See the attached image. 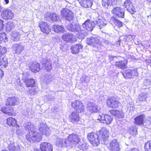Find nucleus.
<instances>
[{
    "label": "nucleus",
    "mask_w": 151,
    "mask_h": 151,
    "mask_svg": "<svg viewBox=\"0 0 151 151\" xmlns=\"http://www.w3.org/2000/svg\"><path fill=\"white\" fill-rule=\"evenodd\" d=\"M66 28L68 31L80 35L83 33L84 30L82 25L78 24L69 23L66 26Z\"/></svg>",
    "instance_id": "obj_1"
},
{
    "label": "nucleus",
    "mask_w": 151,
    "mask_h": 151,
    "mask_svg": "<svg viewBox=\"0 0 151 151\" xmlns=\"http://www.w3.org/2000/svg\"><path fill=\"white\" fill-rule=\"evenodd\" d=\"M42 139L41 133H39L37 132H29L26 135V139L28 142L32 140L34 142H39Z\"/></svg>",
    "instance_id": "obj_2"
},
{
    "label": "nucleus",
    "mask_w": 151,
    "mask_h": 151,
    "mask_svg": "<svg viewBox=\"0 0 151 151\" xmlns=\"http://www.w3.org/2000/svg\"><path fill=\"white\" fill-rule=\"evenodd\" d=\"M61 15L69 21L73 20L74 18V13L70 9L67 8L63 9L60 11Z\"/></svg>",
    "instance_id": "obj_3"
},
{
    "label": "nucleus",
    "mask_w": 151,
    "mask_h": 151,
    "mask_svg": "<svg viewBox=\"0 0 151 151\" xmlns=\"http://www.w3.org/2000/svg\"><path fill=\"white\" fill-rule=\"evenodd\" d=\"M87 138L91 144L93 146H97L99 143V136L95 132H91L88 134Z\"/></svg>",
    "instance_id": "obj_4"
},
{
    "label": "nucleus",
    "mask_w": 151,
    "mask_h": 151,
    "mask_svg": "<svg viewBox=\"0 0 151 151\" xmlns=\"http://www.w3.org/2000/svg\"><path fill=\"white\" fill-rule=\"evenodd\" d=\"M120 104L121 103L114 97L109 98L107 101L106 105L108 107L110 108H117Z\"/></svg>",
    "instance_id": "obj_5"
},
{
    "label": "nucleus",
    "mask_w": 151,
    "mask_h": 151,
    "mask_svg": "<svg viewBox=\"0 0 151 151\" xmlns=\"http://www.w3.org/2000/svg\"><path fill=\"white\" fill-rule=\"evenodd\" d=\"M71 106L77 112L81 113L84 111V107L82 103L78 101H75L72 103Z\"/></svg>",
    "instance_id": "obj_6"
},
{
    "label": "nucleus",
    "mask_w": 151,
    "mask_h": 151,
    "mask_svg": "<svg viewBox=\"0 0 151 151\" xmlns=\"http://www.w3.org/2000/svg\"><path fill=\"white\" fill-rule=\"evenodd\" d=\"M112 13L118 17L123 18L124 15V10L121 7H114L111 11Z\"/></svg>",
    "instance_id": "obj_7"
},
{
    "label": "nucleus",
    "mask_w": 151,
    "mask_h": 151,
    "mask_svg": "<svg viewBox=\"0 0 151 151\" xmlns=\"http://www.w3.org/2000/svg\"><path fill=\"white\" fill-rule=\"evenodd\" d=\"M98 120L103 123L110 124L113 120V118L110 116L107 115H99Z\"/></svg>",
    "instance_id": "obj_8"
},
{
    "label": "nucleus",
    "mask_w": 151,
    "mask_h": 151,
    "mask_svg": "<svg viewBox=\"0 0 151 151\" xmlns=\"http://www.w3.org/2000/svg\"><path fill=\"white\" fill-rule=\"evenodd\" d=\"M95 27V24L94 21H91L89 19L86 20L85 22L82 24V27L83 29H86L88 31H91Z\"/></svg>",
    "instance_id": "obj_9"
},
{
    "label": "nucleus",
    "mask_w": 151,
    "mask_h": 151,
    "mask_svg": "<svg viewBox=\"0 0 151 151\" xmlns=\"http://www.w3.org/2000/svg\"><path fill=\"white\" fill-rule=\"evenodd\" d=\"M39 26L41 31L43 33L48 34L51 31L50 26L45 22H41L39 24Z\"/></svg>",
    "instance_id": "obj_10"
},
{
    "label": "nucleus",
    "mask_w": 151,
    "mask_h": 151,
    "mask_svg": "<svg viewBox=\"0 0 151 151\" xmlns=\"http://www.w3.org/2000/svg\"><path fill=\"white\" fill-rule=\"evenodd\" d=\"M58 140L59 143L62 147L68 146L72 147V145H73L72 141L69 138V136L68 138L66 139H62Z\"/></svg>",
    "instance_id": "obj_11"
},
{
    "label": "nucleus",
    "mask_w": 151,
    "mask_h": 151,
    "mask_svg": "<svg viewBox=\"0 0 151 151\" xmlns=\"http://www.w3.org/2000/svg\"><path fill=\"white\" fill-rule=\"evenodd\" d=\"M40 149L42 151H52L53 150L52 145L48 142H43L40 144Z\"/></svg>",
    "instance_id": "obj_12"
},
{
    "label": "nucleus",
    "mask_w": 151,
    "mask_h": 151,
    "mask_svg": "<svg viewBox=\"0 0 151 151\" xmlns=\"http://www.w3.org/2000/svg\"><path fill=\"white\" fill-rule=\"evenodd\" d=\"M109 149L111 151H119L120 150L119 143L116 139H114L110 142Z\"/></svg>",
    "instance_id": "obj_13"
},
{
    "label": "nucleus",
    "mask_w": 151,
    "mask_h": 151,
    "mask_svg": "<svg viewBox=\"0 0 151 151\" xmlns=\"http://www.w3.org/2000/svg\"><path fill=\"white\" fill-rule=\"evenodd\" d=\"M29 65V69L32 72L36 73L40 70V65L37 62H30Z\"/></svg>",
    "instance_id": "obj_14"
},
{
    "label": "nucleus",
    "mask_w": 151,
    "mask_h": 151,
    "mask_svg": "<svg viewBox=\"0 0 151 151\" xmlns=\"http://www.w3.org/2000/svg\"><path fill=\"white\" fill-rule=\"evenodd\" d=\"M124 6L128 11L131 14H133L134 12H136L135 8L133 6L130 0H126L124 2Z\"/></svg>",
    "instance_id": "obj_15"
},
{
    "label": "nucleus",
    "mask_w": 151,
    "mask_h": 151,
    "mask_svg": "<svg viewBox=\"0 0 151 151\" xmlns=\"http://www.w3.org/2000/svg\"><path fill=\"white\" fill-rule=\"evenodd\" d=\"M12 49L14 54H19L24 50V47L20 43L13 45Z\"/></svg>",
    "instance_id": "obj_16"
},
{
    "label": "nucleus",
    "mask_w": 151,
    "mask_h": 151,
    "mask_svg": "<svg viewBox=\"0 0 151 151\" xmlns=\"http://www.w3.org/2000/svg\"><path fill=\"white\" fill-rule=\"evenodd\" d=\"M71 122L74 124H77L79 121L80 117L79 114L76 112L73 111L69 116Z\"/></svg>",
    "instance_id": "obj_17"
},
{
    "label": "nucleus",
    "mask_w": 151,
    "mask_h": 151,
    "mask_svg": "<svg viewBox=\"0 0 151 151\" xmlns=\"http://www.w3.org/2000/svg\"><path fill=\"white\" fill-rule=\"evenodd\" d=\"M93 21L95 26L96 25L98 26L100 29L103 27L107 24V22L106 20L102 18H100L99 17Z\"/></svg>",
    "instance_id": "obj_18"
},
{
    "label": "nucleus",
    "mask_w": 151,
    "mask_h": 151,
    "mask_svg": "<svg viewBox=\"0 0 151 151\" xmlns=\"http://www.w3.org/2000/svg\"><path fill=\"white\" fill-rule=\"evenodd\" d=\"M86 43L88 44L93 46L95 45L96 44L101 45L102 44L99 39L93 37L87 38L86 39Z\"/></svg>",
    "instance_id": "obj_19"
},
{
    "label": "nucleus",
    "mask_w": 151,
    "mask_h": 151,
    "mask_svg": "<svg viewBox=\"0 0 151 151\" xmlns=\"http://www.w3.org/2000/svg\"><path fill=\"white\" fill-rule=\"evenodd\" d=\"M87 109L91 113H96L99 110V108L95 104L91 102H89L87 105Z\"/></svg>",
    "instance_id": "obj_20"
},
{
    "label": "nucleus",
    "mask_w": 151,
    "mask_h": 151,
    "mask_svg": "<svg viewBox=\"0 0 151 151\" xmlns=\"http://www.w3.org/2000/svg\"><path fill=\"white\" fill-rule=\"evenodd\" d=\"M1 16L4 19H11L13 17L14 14L11 10L6 9L3 10Z\"/></svg>",
    "instance_id": "obj_21"
},
{
    "label": "nucleus",
    "mask_w": 151,
    "mask_h": 151,
    "mask_svg": "<svg viewBox=\"0 0 151 151\" xmlns=\"http://www.w3.org/2000/svg\"><path fill=\"white\" fill-rule=\"evenodd\" d=\"M74 36L72 33H66L63 34L62 37L63 40L66 42H73V39Z\"/></svg>",
    "instance_id": "obj_22"
},
{
    "label": "nucleus",
    "mask_w": 151,
    "mask_h": 151,
    "mask_svg": "<svg viewBox=\"0 0 151 151\" xmlns=\"http://www.w3.org/2000/svg\"><path fill=\"white\" fill-rule=\"evenodd\" d=\"M83 46L79 44H76L71 47L72 53L73 54H76L82 50Z\"/></svg>",
    "instance_id": "obj_23"
},
{
    "label": "nucleus",
    "mask_w": 151,
    "mask_h": 151,
    "mask_svg": "<svg viewBox=\"0 0 151 151\" xmlns=\"http://www.w3.org/2000/svg\"><path fill=\"white\" fill-rule=\"evenodd\" d=\"M18 101V98L17 97H9L6 100V106H14L17 104Z\"/></svg>",
    "instance_id": "obj_24"
},
{
    "label": "nucleus",
    "mask_w": 151,
    "mask_h": 151,
    "mask_svg": "<svg viewBox=\"0 0 151 151\" xmlns=\"http://www.w3.org/2000/svg\"><path fill=\"white\" fill-rule=\"evenodd\" d=\"M100 133L99 136V139H101V140L103 139L104 142V140H106L109 136L108 132L106 128H104L101 129L100 131Z\"/></svg>",
    "instance_id": "obj_25"
},
{
    "label": "nucleus",
    "mask_w": 151,
    "mask_h": 151,
    "mask_svg": "<svg viewBox=\"0 0 151 151\" xmlns=\"http://www.w3.org/2000/svg\"><path fill=\"white\" fill-rule=\"evenodd\" d=\"M127 61L126 60H120L119 61L116 62L115 65L116 67H118L119 68L124 69L127 68Z\"/></svg>",
    "instance_id": "obj_26"
},
{
    "label": "nucleus",
    "mask_w": 151,
    "mask_h": 151,
    "mask_svg": "<svg viewBox=\"0 0 151 151\" xmlns=\"http://www.w3.org/2000/svg\"><path fill=\"white\" fill-rule=\"evenodd\" d=\"M81 6L84 7L89 8L93 4L91 0H78Z\"/></svg>",
    "instance_id": "obj_27"
},
{
    "label": "nucleus",
    "mask_w": 151,
    "mask_h": 151,
    "mask_svg": "<svg viewBox=\"0 0 151 151\" xmlns=\"http://www.w3.org/2000/svg\"><path fill=\"white\" fill-rule=\"evenodd\" d=\"M41 63L43 67L47 70H50L52 68V64L50 61L43 60L41 62Z\"/></svg>",
    "instance_id": "obj_28"
},
{
    "label": "nucleus",
    "mask_w": 151,
    "mask_h": 151,
    "mask_svg": "<svg viewBox=\"0 0 151 151\" xmlns=\"http://www.w3.org/2000/svg\"><path fill=\"white\" fill-rule=\"evenodd\" d=\"M8 148L9 151H20V147L19 145L13 142L8 145Z\"/></svg>",
    "instance_id": "obj_29"
},
{
    "label": "nucleus",
    "mask_w": 151,
    "mask_h": 151,
    "mask_svg": "<svg viewBox=\"0 0 151 151\" xmlns=\"http://www.w3.org/2000/svg\"><path fill=\"white\" fill-rule=\"evenodd\" d=\"M116 0H102V4L103 6L108 9L109 6L115 4Z\"/></svg>",
    "instance_id": "obj_30"
},
{
    "label": "nucleus",
    "mask_w": 151,
    "mask_h": 151,
    "mask_svg": "<svg viewBox=\"0 0 151 151\" xmlns=\"http://www.w3.org/2000/svg\"><path fill=\"white\" fill-rule=\"evenodd\" d=\"M110 22L111 23L114 24L119 27L123 26V23L115 17H111Z\"/></svg>",
    "instance_id": "obj_31"
},
{
    "label": "nucleus",
    "mask_w": 151,
    "mask_h": 151,
    "mask_svg": "<svg viewBox=\"0 0 151 151\" xmlns=\"http://www.w3.org/2000/svg\"><path fill=\"white\" fill-rule=\"evenodd\" d=\"M69 138L72 141L73 145H76L78 144L80 141V139L78 137L76 134H71L69 135Z\"/></svg>",
    "instance_id": "obj_32"
},
{
    "label": "nucleus",
    "mask_w": 151,
    "mask_h": 151,
    "mask_svg": "<svg viewBox=\"0 0 151 151\" xmlns=\"http://www.w3.org/2000/svg\"><path fill=\"white\" fill-rule=\"evenodd\" d=\"M24 127L25 129L28 131H29V132H33V130L35 128L33 124L30 122L25 123L24 125Z\"/></svg>",
    "instance_id": "obj_33"
},
{
    "label": "nucleus",
    "mask_w": 151,
    "mask_h": 151,
    "mask_svg": "<svg viewBox=\"0 0 151 151\" xmlns=\"http://www.w3.org/2000/svg\"><path fill=\"white\" fill-rule=\"evenodd\" d=\"M145 117L144 115L142 114L137 116L134 119L135 123L137 125H141L143 123V119Z\"/></svg>",
    "instance_id": "obj_34"
},
{
    "label": "nucleus",
    "mask_w": 151,
    "mask_h": 151,
    "mask_svg": "<svg viewBox=\"0 0 151 151\" xmlns=\"http://www.w3.org/2000/svg\"><path fill=\"white\" fill-rule=\"evenodd\" d=\"M13 111V109L12 108H10L9 109L6 108H2L1 109V111L4 113L6 114L9 115H12L13 113L12 112Z\"/></svg>",
    "instance_id": "obj_35"
},
{
    "label": "nucleus",
    "mask_w": 151,
    "mask_h": 151,
    "mask_svg": "<svg viewBox=\"0 0 151 151\" xmlns=\"http://www.w3.org/2000/svg\"><path fill=\"white\" fill-rule=\"evenodd\" d=\"M148 95V94L146 92H142L139 95V100L141 101H146Z\"/></svg>",
    "instance_id": "obj_36"
},
{
    "label": "nucleus",
    "mask_w": 151,
    "mask_h": 151,
    "mask_svg": "<svg viewBox=\"0 0 151 151\" xmlns=\"http://www.w3.org/2000/svg\"><path fill=\"white\" fill-rule=\"evenodd\" d=\"M6 123L9 126H15L17 124V121L14 119L9 117L7 119Z\"/></svg>",
    "instance_id": "obj_37"
},
{
    "label": "nucleus",
    "mask_w": 151,
    "mask_h": 151,
    "mask_svg": "<svg viewBox=\"0 0 151 151\" xmlns=\"http://www.w3.org/2000/svg\"><path fill=\"white\" fill-rule=\"evenodd\" d=\"M39 90L37 86H32L29 89V93L31 95H34Z\"/></svg>",
    "instance_id": "obj_38"
},
{
    "label": "nucleus",
    "mask_w": 151,
    "mask_h": 151,
    "mask_svg": "<svg viewBox=\"0 0 151 151\" xmlns=\"http://www.w3.org/2000/svg\"><path fill=\"white\" fill-rule=\"evenodd\" d=\"M12 39L14 41H18L20 39V36L19 33L14 32L12 34Z\"/></svg>",
    "instance_id": "obj_39"
},
{
    "label": "nucleus",
    "mask_w": 151,
    "mask_h": 151,
    "mask_svg": "<svg viewBox=\"0 0 151 151\" xmlns=\"http://www.w3.org/2000/svg\"><path fill=\"white\" fill-rule=\"evenodd\" d=\"M53 29L55 32L58 33L59 32H63L64 31V28L62 26L58 25H53Z\"/></svg>",
    "instance_id": "obj_40"
},
{
    "label": "nucleus",
    "mask_w": 151,
    "mask_h": 151,
    "mask_svg": "<svg viewBox=\"0 0 151 151\" xmlns=\"http://www.w3.org/2000/svg\"><path fill=\"white\" fill-rule=\"evenodd\" d=\"M122 74L126 78H132L131 70H127L123 72Z\"/></svg>",
    "instance_id": "obj_41"
},
{
    "label": "nucleus",
    "mask_w": 151,
    "mask_h": 151,
    "mask_svg": "<svg viewBox=\"0 0 151 151\" xmlns=\"http://www.w3.org/2000/svg\"><path fill=\"white\" fill-rule=\"evenodd\" d=\"M48 17H50V19L53 21H56L59 19V17L55 13L48 14Z\"/></svg>",
    "instance_id": "obj_42"
},
{
    "label": "nucleus",
    "mask_w": 151,
    "mask_h": 151,
    "mask_svg": "<svg viewBox=\"0 0 151 151\" xmlns=\"http://www.w3.org/2000/svg\"><path fill=\"white\" fill-rule=\"evenodd\" d=\"M2 59H0V65L2 66L3 67H6L8 65L7 59L6 57H2Z\"/></svg>",
    "instance_id": "obj_43"
},
{
    "label": "nucleus",
    "mask_w": 151,
    "mask_h": 151,
    "mask_svg": "<svg viewBox=\"0 0 151 151\" xmlns=\"http://www.w3.org/2000/svg\"><path fill=\"white\" fill-rule=\"evenodd\" d=\"M7 51L6 48L3 46H0V59L3 57Z\"/></svg>",
    "instance_id": "obj_44"
},
{
    "label": "nucleus",
    "mask_w": 151,
    "mask_h": 151,
    "mask_svg": "<svg viewBox=\"0 0 151 151\" xmlns=\"http://www.w3.org/2000/svg\"><path fill=\"white\" fill-rule=\"evenodd\" d=\"M26 85H33L35 84V81L32 78H28L24 81Z\"/></svg>",
    "instance_id": "obj_45"
},
{
    "label": "nucleus",
    "mask_w": 151,
    "mask_h": 151,
    "mask_svg": "<svg viewBox=\"0 0 151 151\" xmlns=\"http://www.w3.org/2000/svg\"><path fill=\"white\" fill-rule=\"evenodd\" d=\"M15 27L14 23L11 22H9L7 23L6 29L9 31H10Z\"/></svg>",
    "instance_id": "obj_46"
},
{
    "label": "nucleus",
    "mask_w": 151,
    "mask_h": 151,
    "mask_svg": "<svg viewBox=\"0 0 151 151\" xmlns=\"http://www.w3.org/2000/svg\"><path fill=\"white\" fill-rule=\"evenodd\" d=\"M145 151H151V140L145 143Z\"/></svg>",
    "instance_id": "obj_47"
},
{
    "label": "nucleus",
    "mask_w": 151,
    "mask_h": 151,
    "mask_svg": "<svg viewBox=\"0 0 151 151\" xmlns=\"http://www.w3.org/2000/svg\"><path fill=\"white\" fill-rule=\"evenodd\" d=\"M7 41V38L6 35L4 33H0V42L1 41L5 42Z\"/></svg>",
    "instance_id": "obj_48"
},
{
    "label": "nucleus",
    "mask_w": 151,
    "mask_h": 151,
    "mask_svg": "<svg viewBox=\"0 0 151 151\" xmlns=\"http://www.w3.org/2000/svg\"><path fill=\"white\" fill-rule=\"evenodd\" d=\"M78 144V147L80 149L84 150L86 148V144L85 143H82L80 141Z\"/></svg>",
    "instance_id": "obj_49"
},
{
    "label": "nucleus",
    "mask_w": 151,
    "mask_h": 151,
    "mask_svg": "<svg viewBox=\"0 0 151 151\" xmlns=\"http://www.w3.org/2000/svg\"><path fill=\"white\" fill-rule=\"evenodd\" d=\"M116 116L118 118H123L124 116V114L122 111L118 110L116 113Z\"/></svg>",
    "instance_id": "obj_50"
},
{
    "label": "nucleus",
    "mask_w": 151,
    "mask_h": 151,
    "mask_svg": "<svg viewBox=\"0 0 151 151\" xmlns=\"http://www.w3.org/2000/svg\"><path fill=\"white\" fill-rule=\"evenodd\" d=\"M46 126L45 124H43L41 125L40 127H39V130L40 132L42 133V132L45 131L47 127Z\"/></svg>",
    "instance_id": "obj_51"
},
{
    "label": "nucleus",
    "mask_w": 151,
    "mask_h": 151,
    "mask_svg": "<svg viewBox=\"0 0 151 151\" xmlns=\"http://www.w3.org/2000/svg\"><path fill=\"white\" fill-rule=\"evenodd\" d=\"M45 130V131H44L43 132H42V134L45 135L47 136L49 135L50 133V130L49 128L47 127H46Z\"/></svg>",
    "instance_id": "obj_52"
},
{
    "label": "nucleus",
    "mask_w": 151,
    "mask_h": 151,
    "mask_svg": "<svg viewBox=\"0 0 151 151\" xmlns=\"http://www.w3.org/2000/svg\"><path fill=\"white\" fill-rule=\"evenodd\" d=\"M132 78L134 76H137L138 75V73L136 70H131Z\"/></svg>",
    "instance_id": "obj_53"
},
{
    "label": "nucleus",
    "mask_w": 151,
    "mask_h": 151,
    "mask_svg": "<svg viewBox=\"0 0 151 151\" xmlns=\"http://www.w3.org/2000/svg\"><path fill=\"white\" fill-rule=\"evenodd\" d=\"M29 76V73H23V78L24 79V82L25 80L27 79L26 78L28 77Z\"/></svg>",
    "instance_id": "obj_54"
},
{
    "label": "nucleus",
    "mask_w": 151,
    "mask_h": 151,
    "mask_svg": "<svg viewBox=\"0 0 151 151\" xmlns=\"http://www.w3.org/2000/svg\"><path fill=\"white\" fill-rule=\"evenodd\" d=\"M117 111H118V110H109L110 113L115 116H116V113H117Z\"/></svg>",
    "instance_id": "obj_55"
},
{
    "label": "nucleus",
    "mask_w": 151,
    "mask_h": 151,
    "mask_svg": "<svg viewBox=\"0 0 151 151\" xmlns=\"http://www.w3.org/2000/svg\"><path fill=\"white\" fill-rule=\"evenodd\" d=\"M109 60L110 61V62H111L115 58H116V57L113 56L111 55H109L108 56Z\"/></svg>",
    "instance_id": "obj_56"
},
{
    "label": "nucleus",
    "mask_w": 151,
    "mask_h": 151,
    "mask_svg": "<svg viewBox=\"0 0 151 151\" xmlns=\"http://www.w3.org/2000/svg\"><path fill=\"white\" fill-rule=\"evenodd\" d=\"M3 21L0 19V31H2L4 29Z\"/></svg>",
    "instance_id": "obj_57"
},
{
    "label": "nucleus",
    "mask_w": 151,
    "mask_h": 151,
    "mask_svg": "<svg viewBox=\"0 0 151 151\" xmlns=\"http://www.w3.org/2000/svg\"><path fill=\"white\" fill-rule=\"evenodd\" d=\"M146 62L148 65L150 66L151 65V59H146Z\"/></svg>",
    "instance_id": "obj_58"
},
{
    "label": "nucleus",
    "mask_w": 151,
    "mask_h": 151,
    "mask_svg": "<svg viewBox=\"0 0 151 151\" xmlns=\"http://www.w3.org/2000/svg\"><path fill=\"white\" fill-rule=\"evenodd\" d=\"M102 42L106 45H108L109 43L108 41L105 39H103Z\"/></svg>",
    "instance_id": "obj_59"
},
{
    "label": "nucleus",
    "mask_w": 151,
    "mask_h": 151,
    "mask_svg": "<svg viewBox=\"0 0 151 151\" xmlns=\"http://www.w3.org/2000/svg\"><path fill=\"white\" fill-rule=\"evenodd\" d=\"M122 41L121 39H120V38H119V40L118 41L116 42V44L117 45H120V42Z\"/></svg>",
    "instance_id": "obj_60"
},
{
    "label": "nucleus",
    "mask_w": 151,
    "mask_h": 151,
    "mask_svg": "<svg viewBox=\"0 0 151 151\" xmlns=\"http://www.w3.org/2000/svg\"><path fill=\"white\" fill-rule=\"evenodd\" d=\"M3 74V72L1 70H0V79L2 78Z\"/></svg>",
    "instance_id": "obj_61"
},
{
    "label": "nucleus",
    "mask_w": 151,
    "mask_h": 151,
    "mask_svg": "<svg viewBox=\"0 0 151 151\" xmlns=\"http://www.w3.org/2000/svg\"><path fill=\"white\" fill-rule=\"evenodd\" d=\"M4 8L1 5L0 3V12H1L2 10H3Z\"/></svg>",
    "instance_id": "obj_62"
},
{
    "label": "nucleus",
    "mask_w": 151,
    "mask_h": 151,
    "mask_svg": "<svg viewBox=\"0 0 151 151\" xmlns=\"http://www.w3.org/2000/svg\"><path fill=\"white\" fill-rule=\"evenodd\" d=\"M132 131L134 132L133 134H136V133L137 132V129H133L132 130Z\"/></svg>",
    "instance_id": "obj_63"
},
{
    "label": "nucleus",
    "mask_w": 151,
    "mask_h": 151,
    "mask_svg": "<svg viewBox=\"0 0 151 151\" xmlns=\"http://www.w3.org/2000/svg\"><path fill=\"white\" fill-rule=\"evenodd\" d=\"M132 151H139L137 149L134 148V149H133L132 150Z\"/></svg>",
    "instance_id": "obj_64"
}]
</instances>
